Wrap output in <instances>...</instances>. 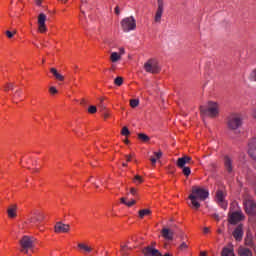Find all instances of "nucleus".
Instances as JSON below:
<instances>
[{"mask_svg":"<svg viewBox=\"0 0 256 256\" xmlns=\"http://www.w3.org/2000/svg\"><path fill=\"white\" fill-rule=\"evenodd\" d=\"M208 197L209 191L199 186H193L192 193L189 195L188 199H190L193 209L197 210L201 207V203H199V201H205Z\"/></svg>","mask_w":256,"mask_h":256,"instance_id":"f257e3e1","label":"nucleus"},{"mask_svg":"<svg viewBox=\"0 0 256 256\" xmlns=\"http://www.w3.org/2000/svg\"><path fill=\"white\" fill-rule=\"evenodd\" d=\"M202 117H217L219 115V105L215 102H209L208 107L200 106Z\"/></svg>","mask_w":256,"mask_h":256,"instance_id":"f03ea898","label":"nucleus"},{"mask_svg":"<svg viewBox=\"0 0 256 256\" xmlns=\"http://www.w3.org/2000/svg\"><path fill=\"white\" fill-rule=\"evenodd\" d=\"M120 25L122 27V30L124 33H129L131 31H135L137 29V21L135 20V17L130 16L122 19L120 22Z\"/></svg>","mask_w":256,"mask_h":256,"instance_id":"7ed1b4c3","label":"nucleus"},{"mask_svg":"<svg viewBox=\"0 0 256 256\" xmlns=\"http://www.w3.org/2000/svg\"><path fill=\"white\" fill-rule=\"evenodd\" d=\"M144 70L146 73H152L153 75L161 72V67L159 62L155 58H150L144 64Z\"/></svg>","mask_w":256,"mask_h":256,"instance_id":"20e7f679","label":"nucleus"},{"mask_svg":"<svg viewBox=\"0 0 256 256\" xmlns=\"http://www.w3.org/2000/svg\"><path fill=\"white\" fill-rule=\"evenodd\" d=\"M35 245V238L29 237V236H24L20 240V251L23 253H29V249H33Z\"/></svg>","mask_w":256,"mask_h":256,"instance_id":"39448f33","label":"nucleus"},{"mask_svg":"<svg viewBox=\"0 0 256 256\" xmlns=\"http://www.w3.org/2000/svg\"><path fill=\"white\" fill-rule=\"evenodd\" d=\"M243 125V118L239 114H232L228 118V127L229 129L235 130L239 129Z\"/></svg>","mask_w":256,"mask_h":256,"instance_id":"423d86ee","label":"nucleus"},{"mask_svg":"<svg viewBox=\"0 0 256 256\" xmlns=\"http://www.w3.org/2000/svg\"><path fill=\"white\" fill-rule=\"evenodd\" d=\"M157 5L158 7L154 16V22L161 24V19L165 11V3L163 2V0H157Z\"/></svg>","mask_w":256,"mask_h":256,"instance_id":"0eeeda50","label":"nucleus"},{"mask_svg":"<svg viewBox=\"0 0 256 256\" xmlns=\"http://www.w3.org/2000/svg\"><path fill=\"white\" fill-rule=\"evenodd\" d=\"M243 219H245L243 212L235 211L229 215L228 221L231 225H237L240 221H243Z\"/></svg>","mask_w":256,"mask_h":256,"instance_id":"6e6552de","label":"nucleus"},{"mask_svg":"<svg viewBox=\"0 0 256 256\" xmlns=\"http://www.w3.org/2000/svg\"><path fill=\"white\" fill-rule=\"evenodd\" d=\"M244 208L247 215H255L256 214V204L255 201L251 199H247L244 201Z\"/></svg>","mask_w":256,"mask_h":256,"instance_id":"1a4fd4ad","label":"nucleus"},{"mask_svg":"<svg viewBox=\"0 0 256 256\" xmlns=\"http://www.w3.org/2000/svg\"><path fill=\"white\" fill-rule=\"evenodd\" d=\"M47 21V15L44 13L39 14L38 16V30L40 33H46L47 32V26L45 25V22Z\"/></svg>","mask_w":256,"mask_h":256,"instance_id":"9d476101","label":"nucleus"},{"mask_svg":"<svg viewBox=\"0 0 256 256\" xmlns=\"http://www.w3.org/2000/svg\"><path fill=\"white\" fill-rule=\"evenodd\" d=\"M142 253L144 256H163V254L153 246H147L143 248Z\"/></svg>","mask_w":256,"mask_h":256,"instance_id":"9b49d317","label":"nucleus"},{"mask_svg":"<svg viewBox=\"0 0 256 256\" xmlns=\"http://www.w3.org/2000/svg\"><path fill=\"white\" fill-rule=\"evenodd\" d=\"M193 163V159L189 156H183L178 158L176 165L179 167V169H183V167H186L185 165H191Z\"/></svg>","mask_w":256,"mask_h":256,"instance_id":"f8f14e48","label":"nucleus"},{"mask_svg":"<svg viewBox=\"0 0 256 256\" xmlns=\"http://www.w3.org/2000/svg\"><path fill=\"white\" fill-rule=\"evenodd\" d=\"M71 226L69 224H65L63 222H57L54 226L55 233H69V229Z\"/></svg>","mask_w":256,"mask_h":256,"instance_id":"ddd939ff","label":"nucleus"},{"mask_svg":"<svg viewBox=\"0 0 256 256\" xmlns=\"http://www.w3.org/2000/svg\"><path fill=\"white\" fill-rule=\"evenodd\" d=\"M248 154L256 161V138H252L248 143Z\"/></svg>","mask_w":256,"mask_h":256,"instance_id":"4468645a","label":"nucleus"},{"mask_svg":"<svg viewBox=\"0 0 256 256\" xmlns=\"http://www.w3.org/2000/svg\"><path fill=\"white\" fill-rule=\"evenodd\" d=\"M216 202L222 209H227V202L225 201V194L223 191L219 190L216 192Z\"/></svg>","mask_w":256,"mask_h":256,"instance_id":"2eb2a0df","label":"nucleus"},{"mask_svg":"<svg viewBox=\"0 0 256 256\" xmlns=\"http://www.w3.org/2000/svg\"><path fill=\"white\" fill-rule=\"evenodd\" d=\"M232 235H233V237H234V239H235L236 241H243V235H244V232H243V224L238 225V226L234 229Z\"/></svg>","mask_w":256,"mask_h":256,"instance_id":"dca6fc26","label":"nucleus"},{"mask_svg":"<svg viewBox=\"0 0 256 256\" xmlns=\"http://www.w3.org/2000/svg\"><path fill=\"white\" fill-rule=\"evenodd\" d=\"M43 219H45V215L39 211H35L28 221L29 223H41Z\"/></svg>","mask_w":256,"mask_h":256,"instance_id":"f3484780","label":"nucleus"},{"mask_svg":"<svg viewBox=\"0 0 256 256\" xmlns=\"http://www.w3.org/2000/svg\"><path fill=\"white\" fill-rule=\"evenodd\" d=\"M224 166L228 173H233V160L229 156L224 157Z\"/></svg>","mask_w":256,"mask_h":256,"instance_id":"a211bd4d","label":"nucleus"},{"mask_svg":"<svg viewBox=\"0 0 256 256\" xmlns=\"http://www.w3.org/2000/svg\"><path fill=\"white\" fill-rule=\"evenodd\" d=\"M162 237H164V239H166V241H173V231L169 228H163L162 231Z\"/></svg>","mask_w":256,"mask_h":256,"instance_id":"6ab92c4d","label":"nucleus"},{"mask_svg":"<svg viewBox=\"0 0 256 256\" xmlns=\"http://www.w3.org/2000/svg\"><path fill=\"white\" fill-rule=\"evenodd\" d=\"M7 213L10 219H15L17 217V205L13 204L8 207Z\"/></svg>","mask_w":256,"mask_h":256,"instance_id":"aec40b11","label":"nucleus"},{"mask_svg":"<svg viewBox=\"0 0 256 256\" xmlns=\"http://www.w3.org/2000/svg\"><path fill=\"white\" fill-rule=\"evenodd\" d=\"M238 255L240 256H253V252L249 248L240 247L238 249Z\"/></svg>","mask_w":256,"mask_h":256,"instance_id":"412c9836","label":"nucleus"},{"mask_svg":"<svg viewBox=\"0 0 256 256\" xmlns=\"http://www.w3.org/2000/svg\"><path fill=\"white\" fill-rule=\"evenodd\" d=\"M50 73H52V75L55 77V79H57L58 81H64L65 77L63 75H61L60 73H58V71L55 68H51L50 69Z\"/></svg>","mask_w":256,"mask_h":256,"instance_id":"4be33fe9","label":"nucleus"},{"mask_svg":"<svg viewBox=\"0 0 256 256\" xmlns=\"http://www.w3.org/2000/svg\"><path fill=\"white\" fill-rule=\"evenodd\" d=\"M222 256H235V254L233 253V249L232 248H228V247H224L222 249Z\"/></svg>","mask_w":256,"mask_h":256,"instance_id":"5701e85b","label":"nucleus"},{"mask_svg":"<svg viewBox=\"0 0 256 256\" xmlns=\"http://www.w3.org/2000/svg\"><path fill=\"white\" fill-rule=\"evenodd\" d=\"M78 247L82 250L85 251V253H91V251H93V248H91L90 246H87L86 244L83 243H79Z\"/></svg>","mask_w":256,"mask_h":256,"instance_id":"b1692460","label":"nucleus"},{"mask_svg":"<svg viewBox=\"0 0 256 256\" xmlns=\"http://www.w3.org/2000/svg\"><path fill=\"white\" fill-rule=\"evenodd\" d=\"M110 59H111L112 63H117V61H119L121 59V55L117 52H112Z\"/></svg>","mask_w":256,"mask_h":256,"instance_id":"393cba45","label":"nucleus"},{"mask_svg":"<svg viewBox=\"0 0 256 256\" xmlns=\"http://www.w3.org/2000/svg\"><path fill=\"white\" fill-rule=\"evenodd\" d=\"M138 139L140 141H143V143H148V141H151V138L149 136H147V134H144V133L138 134Z\"/></svg>","mask_w":256,"mask_h":256,"instance_id":"a878e982","label":"nucleus"},{"mask_svg":"<svg viewBox=\"0 0 256 256\" xmlns=\"http://www.w3.org/2000/svg\"><path fill=\"white\" fill-rule=\"evenodd\" d=\"M21 93H23V91L21 89H18L14 92V94H12L13 103H15V99H19L21 97Z\"/></svg>","mask_w":256,"mask_h":256,"instance_id":"bb28decb","label":"nucleus"},{"mask_svg":"<svg viewBox=\"0 0 256 256\" xmlns=\"http://www.w3.org/2000/svg\"><path fill=\"white\" fill-rule=\"evenodd\" d=\"M146 215H151V210L149 209H143L139 211V217L140 219H143Z\"/></svg>","mask_w":256,"mask_h":256,"instance_id":"cd10ccee","label":"nucleus"},{"mask_svg":"<svg viewBox=\"0 0 256 256\" xmlns=\"http://www.w3.org/2000/svg\"><path fill=\"white\" fill-rule=\"evenodd\" d=\"M182 169V173L183 175H185V177H189L191 175V168L184 166Z\"/></svg>","mask_w":256,"mask_h":256,"instance_id":"c85d7f7f","label":"nucleus"},{"mask_svg":"<svg viewBox=\"0 0 256 256\" xmlns=\"http://www.w3.org/2000/svg\"><path fill=\"white\" fill-rule=\"evenodd\" d=\"M121 135H123L124 137H129V135H131V131H129V128H127V126H124L122 128Z\"/></svg>","mask_w":256,"mask_h":256,"instance_id":"c756f323","label":"nucleus"},{"mask_svg":"<svg viewBox=\"0 0 256 256\" xmlns=\"http://www.w3.org/2000/svg\"><path fill=\"white\" fill-rule=\"evenodd\" d=\"M133 183L136 185H141V183H143V178L139 175H136L133 179Z\"/></svg>","mask_w":256,"mask_h":256,"instance_id":"7c9ffc66","label":"nucleus"},{"mask_svg":"<svg viewBox=\"0 0 256 256\" xmlns=\"http://www.w3.org/2000/svg\"><path fill=\"white\" fill-rule=\"evenodd\" d=\"M115 85H117L118 87H121V85H123V77H117L114 80Z\"/></svg>","mask_w":256,"mask_h":256,"instance_id":"2f4dec72","label":"nucleus"},{"mask_svg":"<svg viewBox=\"0 0 256 256\" xmlns=\"http://www.w3.org/2000/svg\"><path fill=\"white\" fill-rule=\"evenodd\" d=\"M13 89H15V84H13V83H7L6 85H5V91H13Z\"/></svg>","mask_w":256,"mask_h":256,"instance_id":"473e14b6","label":"nucleus"},{"mask_svg":"<svg viewBox=\"0 0 256 256\" xmlns=\"http://www.w3.org/2000/svg\"><path fill=\"white\" fill-rule=\"evenodd\" d=\"M88 113H90L91 115L97 113V106H93V105L89 106Z\"/></svg>","mask_w":256,"mask_h":256,"instance_id":"72a5a7b5","label":"nucleus"},{"mask_svg":"<svg viewBox=\"0 0 256 256\" xmlns=\"http://www.w3.org/2000/svg\"><path fill=\"white\" fill-rule=\"evenodd\" d=\"M187 249H189V246L187 245V243L186 242H182L181 245L179 246V250L180 251H185Z\"/></svg>","mask_w":256,"mask_h":256,"instance_id":"f704fd0d","label":"nucleus"},{"mask_svg":"<svg viewBox=\"0 0 256 256\" xmlns=\"http://www.w3.org/2000/svg\"><path fill=\"white\" fill-rule=\"evenodd\" d=\"M6 37H8V39H13L15 33H17V31L11 32L9 30H7L6 32Z\"/></svg>","mask_w":256,"mask_h":256,"instance_id":"c9c22d12","label":"nucleus"},{"mask_svg":"<svg viewBox=\"0 0 256 256\" xmlns=\"http://www.w3.org/2000/svg\"><path fill=\"white\" fill-rule=\"evenodd\" d=\"M139 105V100L138 99H133L130 101V106L135 108Z\"/></svg>","mask_w":256,"mask_h":256,"instance_id":"e433bc0d","label":"nucleus"},{"mask_svg":"<svg viewBox=\"0 0 256 256\" xmlns=\"http://www.w3.org/2000/svg\"><path fill=\"white\" fill-rule=\"evenodd\" d=\"M250 81L256 82V68L250 73Z\"/></svg>","mask_w":256,"mask_h":256,"instance_id":"4c0bfd02","label":"nucleus"},{"mask_svg":"<svg viewBox=\"0 0 256 256\" xmlns=\"http://www.w3.org/2000/svg\"><path fill=\"white\" fill-rule=\"evenodd\" d=\"M49 93H51V95L57 94L58 93L57 88H55V86H51L49 88Z\"/></svg>","mask_w":256,"mask_h":256,"instance_id":"58836bf2","label":"nucleus"},{"mask_svg":"<svg viewBox=\"0 0 256 256\" xmlns=\"http://www.w3.org/2000/svg\"><path fill=\"white\" fill-rule=\"evenodd\" d=\"M121 253H122L123 256L129 255V253H127V246H122L121 247Z\"/></svg>","mask_w":256,"mask_h":256,"instance_id":"ea45409f","label":"nucleus"},{"mask_svg":"<svg viewBox=\"0 0 256 256\" xmlns=\"http://www.w3.org/2000/svg\"><path fill=\"white\" fill-rule=\"evenodd\" d=\"M133 157H135V154L125 155L126 161L128 163L131 162V159H133Z\"/></svg>","mask_w":256,"mask_h":256,"instance_id":"a19ab883","label":"nucleus"},{"mask_svg":"<svg viewBox=\"0 0 256 256\" xmlns=\"http://www.w3.org/2000/svg\"><path fill=\"white\" fill-rule=\"evenodd\" d=\"M156 159H161V157H163V152L159 151V152H155L154 153Z\"/></svg>","mask_w":256,"mask_h":256,"instance_id":"79ce46f5","label":"nucleus"},{"mask_svg":"<svg viewBox=\"0 0 256 256\" xmlns=\"http://www.w3.org/2000/svg\"><path fill=\"white\" fill-rule=\"evenodd\" d=\"M99 107H100V111H105L107 109V106L105 105V103H100Z\"/></svg>","mask_w":256,"mask_h":256,"instance_id":"37998d69","label":"nucleus"},{"mask_svg":"<svg viewBox=\"0 0 256 256\" xmlns=\"http://www.w3.org/2000/svg\"><path fill=\"white\" fill-rule=\"evenodd\" d=\"M136 201L132 200L130 202H126L127 207H133V205H135Z\"/></svg>","mask_w":256,"mask_h":256,"instance_id":"c03bdc74","label":"nucleus"},{"mask_svg":"<svg viewBox=\"0 0 256 256\" xmlns=\"http://www.w3.org/2000/svg\"><path fill=\"white\" fill-rule=\"evenodd\" d=\"M130 193H131V195H137V189L131 188Z\"/></svg>","mask_w":256,"mask_h":256,"instance_id":"a18cd8bd","label":"nucleus"},{"mask_svg":"<svg viewBox=\"0 0 256 256\" xmlns=\"http://www.w3.org/2000/svg\"><path fill=\"white\" fill-rule=\"evenodd\" d=\"M121 203H123V205H127V198H121L120 199Z\"/></svg>","mask_w":256,"mask_h":256,"instance_id":"49530a36","label":"nucleus"},{"mask_svg":"<svg viewBox=\"0 0 256 256\" xmlns=\"http://www.w3.org/2000/svg\"><path fill=\"white\" fill-rule=\"evenodd\" d=\"M213 218L216 219V221H220L219 214H213Z\"/></svg>","mask_w":256,"mask_h":256,"instance_id":"de8ad7c7","label":"nucleus"},{"mask_svg":"<svg viewBox=\"0 0 256 256\" xmlns=\"http://www.w3.org/2000/svg\"><path fill=\"white\" fill-rule=\"evenodd\" d=\"M115 13H116V15H119V14L121 13V11L119 10V6H117V7L115 8Z\"/></svg>","mask_w":256,"mask_h":256,"instance_id":"09e8293b","label":"nucleus"},{"mask_svg":"<svg viewBox=\"0 0 256 256\" xmlns=\"http://www.w3.org/2000/svg\"><path fill=\"white\" fill-rule=\"evenodd\" d=\"M119 51H120V55H125V48H120Z\"/></svg>","mask_w":256,"mask_h":256,"instance_id":"8fccbe9b","label":"nucleus"},{"mask_svg":"<svg viewBox=\"0 0 256 256\" xmlns=\"http://www.w3.org/2000/svg\"><path fill=\"white\" fill-rule=\"evenodd\" d=\"M150 161H151L152 165H155V163H157V159L156 158H151Z\"/></svg>","mask_w":256,"mask_h":256,"instance_id":"3c124183","label":"nucleus"},{"mask_svg":"<svg viewBox=\"0 0 256 256\" xmlns=\"http://www.w3.org/2000/svg\"><path fill=\"white\" fill-rule=\"evenodd\" d=\"M203 231L205 234L209 233V227H205Z\"/></svg>","mask_w":256,"mask_h":256,"instance_id":"603ef678","label":"nucleus"},{"mask_svg":"<svg viewBox=\"0 0 256 256\" xmlns=\"http://www.w3.org/2000/svg\"><path fill=\"white\" fill-rule=\"evenodd\" d=\"M247 245H249V247H253V242H248Z\"/></svg>","mask_w":256,"mask_h":256,"instance_id":"864d4df0","label":"nucleus"},{"mask_svg":"<svg viewBox=\"0 0 256 256\" xmlns=\"http://www.w3.org/2000/svg\"><path fill=\"white\" fill-rule=\"evenodd\" d=\"M99 101L100 103H104L103 101H105V98H100Z\"/></svg>","mask_w":256,"mask_h":256,"instance_id":"5fc2aeb1","label":"nucleus"},{"mask_svg":"<svg viewBox=\"0 0 256 256\" xmlns=\"http://www.w3.org/2000/svg\"><path fill=\"white\" fill-rule=\"evenodd\" d=\"M124 143H126V145H129V140L128 139L124 140Z\"/></svg>","mask_w":256,"mask_h":256,"instance_id":"6e6d98bb","label":"nucleus"},{"mask_svg":"<svg viewBox=\"0 0 256 256\" xmlns=\"http://www.w3.org/2000/svg\"><path fill=\"white\" fill-rule=\"evenodd\" d=\"M122 167H127V163H122Z\"/></svg>","mask_w":256,"mask_h":256,"instance_id":"4d7b16f0","label":"nucleus"},{"mask_svg":"<svg viewBox=\"0 0 256 256\" xmlns=\"http://www.w3.org/2000/svg\"><path fill=\"white\" fill-rule=\"evenodd\" d=\"M41 4V0H37V5H40Z\"/></svg>","mask_w":256,"mask_h":256,"instance_id":"13d9d810","label":"nucleus"},{"mask_svg":"<svg viewBox=\"0 0 256 256\" xmlns=\"http://www.w3.org/2000/svg\"><path fill=\"white\" fill-rule=\"evenodd\" d=\"M105 119H107V117H109V114H104Z\"/></svg>","mask_w":256,"mask_h":256,"instance_id":"bf43d9fd","label":"nucleus"},{"mask_svg":"<svg viewBox=\"0 0 256 256\" xmlns=\"http://www.w3.org/2000/svg\"><path fill=\"white\" fill-rule=\"evenodd\" d=\"M218 233H220V234H221V233H223V230H221V229H218Z\"/></svg>","mask_w":256,"mask_h":256,"instance_id":"052dcab7","label":"nucleus"},{"mask_svg":"<svg viewBox=\"0 0 256 256\" xmlns=\"http://www.w3.org/2000/svg\"><path fill=\"white\" fill-rule=\"evenodd\" d=\"M163 256V255H162ZM164 256H172L171 254H169V253H166Z\"/></svg>","mask_w":256,"mask_h":256,"instance_id":"680f3d73","label":"nucleus"},{"mask_svg":"<svg viewBox=\"0 0 256 256\" xmlns=\"http://www.w3.org/2000/svg\"><path fill=\"white\" fill-rule=\"evenodd\" d=\"M60 1H62V3H67V0H60Z\"/></svg>","mask_w":256,"mask_h":256,"instance_id":"e2e57ef3","label":"nucleus"},{"mask_svg":"<svg viewBox=\"0 0 256 256\" xmlns=\"http://www.w3.org/2000/svg\"><path fill=\"white\" fill-rule=\"evenodd\" d=\"M96 189H99V185L95 184Z\"/></svg>","mask_w":256,"mask_h":256,"instance_id":"0e129e2a","label":"nucleus"}]
</instances>
